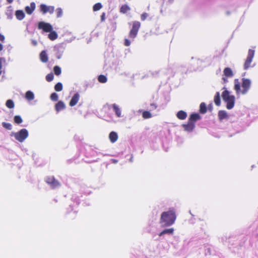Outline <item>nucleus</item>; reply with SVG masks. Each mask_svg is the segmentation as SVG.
<instances>
[{"mask_svg":"<svg viewBox=\"0 0 258 258\" xmlns=\"http://www.w3.org/2000/svg\"><path fill=\"white\" fill-rule=\"evenodd\" d=\"M222 98L223 101L226 103V108L228 109H231L234 107L235 97L233 95H230L228 91L226 90L222 92Z\"/></svg>","mask_w":258,"mask_h":258,"instance_id":"obj_3","label":"nucleus"},{"mask_svg":"<svg viewBox=\"0 0 258 258\" xmlns=\"http://www.w3.org/2000/svg\"><path fill=\"white\" fill-rule=\"evenodd\" d=\"M38 28L42 29L45 32H51L53 29L52 26L49 23L44 22H40L38 25Z\"/></svg>","mask_w":258,"mask_h":258,"instance_id":"obj_8","label":"nucleus"},{"mask_svg":"<svg viewBox=\"0 0 258 258\" xmlns=\"http://www.w3.org/2000/svg\"><path fill=\"white\" fill-rule=\"evenodd\" d=\"M109 138L111 143L115 142L118 139V135L115 132H111L109 135Z\"/></svg>","mask_w":258,"mask_h":258,"instance_id":"obj_17","label":"nucleus"},{"mask_svg":"<svg viewBox=\"0 0 258 258\" xmlns=\"http://www.w3.org/2000/svg\"><path fill=\"white\" fill-rule=\"evenodd\" d=\"M14 0H7V2L8 3H12L13 2Z\"/></svg>","mask_w":258,"mask_h":258,"instance_id":"obj_46","label":"nucleus"},{"mask_svg":"<svg viewBox=\"0 0 258 258\" xmlns=\"http://www.w3.org/2000/svg\"><path fill=\"white\" fill-rule=\"evenodd\" d=\"M201 116L199 113H192L190 114L188 121L191 122H194L195 124V122L201 119Z\"/></svg>","mask_w":258,"mask_h":258,"instance_id":"obj_13","label":"nucleus"},{"mask_svg":"<svg viewBox=\"0 0 258 258\" xmlns=\"http://www.w3.org/2000/svg\"><path fill=\"white\" fill-rule=\"evenodd\" d=\"M28 136V132L25 128L21 129L14 135L15 139L20 142H23Z\"/></svg>","mask_w":258,"mask_h":258,"instance_id":"obj_5","label":"nucleus"},{"mask_svg":"<svg viewBox=\"0 0 258 258\" xmlns=\"http://www.w3.org/2000/svg\"><path fill=\"white\" fill-rule=\"evenodd\" d=\"M176 116L178 119L183 120L186 118L187 113L183 110H180L177 113Z\"/></svg>","mask_w":258,"mask_h":258,"instance_id":"obj_18","label":"nucleus"},{"mask_svg":"<svg viewBox=\"0 0 258 258\" xmlns=\"http://www.w3.org/2000/svg\"><path fill=\"white\" fill-rule=\"evenodd\" d=\"M176 218L175 210L173 208L169 209L161 214L160 223L163 226H170L174 224Z\"/></svg>","mask_w":258,"mask_h":258,"instance_id":"obj_1","label":"nucleus"},{"mask_svg":"<svg viewBox=\"0 0 258 258\" xmlns=\"http://www.w3.org/2000/svg\"><path fill=\"white\" fill-rule=\"evenodd\" d=\"M200 112L202 114H204L207 112V106L204 102H202L200 104Z\"/></svg>","mask_w":258,"mask_h":258,"instance_id":"obj_27","label":"nucleus"},{"mask_svg":"<svg viewBox=\"0 0 258 258\" xmlns=\"http://www.w3.org/2000/svg\"><path fill=\"white\" fill-rule=\"evenodd\" d=\"M112 108L113 109V110L115 111L116 116L118 117H120L121 112L118 106L116 104H113L112 105Z\"/></svg>","mask_w":258,"mask_h":258,"instance_id":"obj_22","label":"nucleus"},{"mask_svg":"<svg viewBox=\"0 0 258 258\" xmlns=\"http://www.w3.org/2000/svg\"><path fill=\"white\" fill-rule=\"evenodd\" d=\"M53 78H54V76H53V75L52 73H50V74H48L46 75V80L47 81V82H51V81L53 80Z\"/></svg>","mask_w":258,"mask_h":258,"instance_id":"obj_37","label":"nucleus"},{"mask_svg":"<svg viewBox=\"0 0 258 258\" xmlns=\"http://www.w3.org/2000/svg\"><path fill=\"white\" fill-rule=\"evenodd\" d=\"M5 36L0 33V41L3 42L5 40Z\"/></svg>","mask_w":258,"mask_h":258,"instance_id":"obj_41","label":"nucleus"},{"mask_svg":"<svg viewBox=\"0 0 258 258\" xmlns=\"http://www.w3.org/2000/svg\"><path fill=\"white\" fill-rule=\"evenodd\" d=\"M254 55V50L249 49L248 51L247 56L243 65L244 70H247L250 67Z\"/></svg>","mask_w":258,"mask_h":258,"instance_id":"obj_6","label":"nucleus"},{"mask_svg":"<svg viewBox=\"0 0 258 258\" xmlns=\"http://www.w3.org/2000/svg\"><path fill=\"white\" fill-rule=\"evenodd\" d=\"M53 71H54V74L56 76L59 75L61 73V68L59 66H56L53 68Z\"/></svg>","mask_w":258,"mask_h":258,"instance_id":"obj_33","label":"nucleus"},{"mask_svg":"<svg viewBox=\"0 0 258 258\" xmlns=\"http://www.w3.org/2000/svg\"><path fill=\"white\" fill-rule=\"evenodd\" d=\"M49 32L50 33L48 34V37L50 40H54L57 38L58 35L56 32L52 30Z\"/></svg>","mask_w":258,"mask_h":258,"instance_id":"obj_25","label":"nucleus"},{"mask_svg":"<svg viewBox=\"0 0 258 258\" xmlns=\"http://www.w3.org/2000/svg\"><path fill=\"white\" fill-rule=\"evenodd\" d=\"M3 49V46L1 43H0V51H2Z\"/></svg>","mask_w":258,"mask_h":258,"instance_id":"obj_45","label":"nucleus"},{"mask_svg":"<svg viewBox=\"0 0 258 258\" xmlns=\"http://www.w3.org/2000/svg\"><path fill=\"white\" fill-rule=\"evenodd\" d=\"M228 78L224 76L223 78H222V80H223L224 81V83H226L228 82V79H227Z\"/></svg>","mask_w":258,"mask_h":258,"instance_id":"obj_44","label":"nucleus"},{"mask_svg":"<svg viewBox=\"0 0 258 258\" xmlns=\"http://www.w3.org/2000/svg\"><path fill=\"white\" fill-rule=\"evenodd\" d=\"M102 8V6L101 3H98L95 4L93 7V10L94 11H97L100 10Z\"/></svg>","mask_w":258,"mask_h":258,"instance_id":"obj_34","label":"nucleus"},{"mask_svg":"<svg viewBox=\"0 0 258 258\" xmlns=\"http://www.w3.org/2000/svg\"><path fill=\"white\" fill-rule=\"evenodd\" d=\"M25 98L29 101L32 100L34 98V95L32 92L28 91L26 93Z\"/></svg>","mask_w":258,"mask_h":258,"instance_id":"obj_26","label":"nucleus"},{"mask_svg":"<svg viewBox=\"0 0 258 258\" xmlns=\"http://www.w3.org/2000/svg\"><path fill=\"white\" fill-rule=\"evenodd\" d=\"M6 105L8 108L10 109L13 108L15 106L13 101L11 99H9L7 101Z\"/></svg>","mask_w":258,"mask_h":258,"instance_id":"obj_28","label":"nucleus"},{"mask_svg":"<svg viewBox=\"0 0 258 258\" xmlns=\"http://www.w3.org/2000/svg\"><path fill=\"white\" fill-rule=\"evenodd\" d=\"M174 231L173 228H169V229H166L161 231L159 234V236H161L164 234H173Z\"/></svg>","mask_w":258,"mask_h":258,"instance_id":"obj_24","label":"nucleus"},{"mask_svg":"<svg viewBox=\"0 0 258 258\" xmlns=\"http://www.w3.org/2000/svg\"><path fill=\"white\" fill-rule=\"evenodd\" d=\"M105 13H103L101 16V21H104L105 20Z\"/></svg>","mask_w":258,"mask_h":258,"instance_id":"obj_42","label":"nucleus"},{"mask_svg":"<svg viewBox=\"0 0 258 258\" xmlns=\"http://www.w3.org/2000/svg\"><path fill=\"white\" fill-rule=\"evenodd\" d=\"M141 25V23L139 21H135L133 22L132 28L128 33L130 38L134 39L137 37Z\"/></svg>","mask_w":258,"mask_h":258,"instance_id":"obj_4","label":"nucleus"},{"mask_svg":"<svg viewBox=\"0 0 258 258\" xmlns=\"http://www.w3.org/2000/svg\"><path fill=\"white\" fill-rule=\"evenodd\" d=\"M185 131L187 132H191L195 127V124L194 122L188 121L187 124L182 125Z\"/></svg>","mask_w":258,"mask_h":258,"instance_id":"obj_11","label":"nucleus"},{"mask_svg":"<svg viewBox=\"0 0 258 258\" xmlns=\"http://www.w3.org/2000/svg\"><path fill=\"white\" fill-rule=\"evenodd\" d=\"M214 103L215 104L219 106L221 105V99H220V95L219 92H216L215 96H214Z\"/></svg>","mask_w":258,"mask_h":258,"instance_id":"obj_21","label":"nucleus"},{"mask_svg":"<svg viewBox=\"0 0 258 258\" xmlns=\"http://www.w3.org/2000/svg\"><path fill=\"white\" fill-rule=\"evenodd\" d=\"M148 17V14L147 13H143L141 16V19L142 21H145Z\"/></svg>","mask_w":258,"mask_h":258,"instance_id":"obj_39","label":"nucleus"},{"mask_svg":"<svg viewBox=\"0 0 258 258\" xmlns=\"http://www.w3.org/2000/svg\"><path fill=\"white\" fill-rule=\"evenodd\" d=\"M2 125L4 128L8 130H11L12 128V125L10 123L3 122H2Z\"/></svg>","mask_w":258,"mask_h":258,"instance_id":"obj_35","label":"nucleus"},{"mask_svg":"<svg viewBox=\"0 0 258 258\" xmlns=\"http://www.w3.org/2000/svg\"><path fill=\"white\" fill-rule=\"evenodd\" d=\"M80 96L78 93H75L72 97L69 103V105L71 107L76 105L80 99Z\"/></svg>","mask_w":258,"mask_h":258,"instance_id":"obj_10","label":"nucleus"},{"mask_svg":"<svg viewBox=\"0 0 258 258\" xmlns=\"http://www.w3.org/2000/svg\"><path fill=\"white\" fill-rule=\"evenodd\" d=\"M58 98V95L56 93H53L50 95V99L53 101H57Z\"/></svg>","mask_w":258,"mask_h":258,"instance_id":"obj_36","label":"nucleus"},{"mask_svg":"<svg viewBox=\"0 0 258 258\" xmlns=\"http://www.w3.org/2000/svg\"><path fill=\"white\" fill-rule=\"evenodd\" d=\"M223 75L227 78H231L233 76V73L231 68L227 67L224 69Z\"/></svg>","mask_w":258,"mask_h":258,"instance_id":"obj_15","label":"nucleus"},{"mask_svg":"<svg viewBox=\"0 0 258 258\" xmlns=\"http://www.w3.org/2000/svg\"><path fill=\"white\" fill-rule=\"evenodd\" d=\"M131 10L130 7L126 4H124L121 6L120 8L119 12L122 14H125Z\"/></svg>","mask_w":258,"mask_h":258,"instance_id":"obj_23","label":"nucleus"},{"mask_svg":"<svg viewBox=\"0 0 258 258\" xmlns=\"http://www.w3.org/2000/svg\"><path fill=\"white\" fill-rule=\"evenodd\" d=\"M142 117L144 119L150 118L152 117L151 113L148 111H144L142 113Z\"/></svg>","mask_w":258,"mask_h":258,"instance_id":"obj_32","label":"nucleus"},{"mask_svg":"<svg viewBox=\"0 0 258 258\" xmlns=\"http://www.w3.org/2000/svg\"><path fill=\"white\" fill-rule=\"evenodd\" d=\"M15 15L17 19L19 20H22L25 17V14L22 10L16 11Z\"/></svg>","mask_w":258,"mask_h":258,"instance_id":"obj_20","label":"nucleus"},{"mask_svg":"<svg viewBox=\"0 0 258 258\" xmlns=\"http://www.w3.org/2000/svg\"><path fill=\"white\" fill-rule=\"evenodd\" d=\"M40 59L43 62H46L48 61V56L46 52L43 50L40 54Z\"/></svg>","mask_w":258,"mask_h":258,"instance_id":"obj_19","label":"nucleus"},{"mask_svg":"<svg viewBox=\"0 0 258 258\" xmlns=\"http://www.w3.org/2000/svg\"><path fill=\"white\" fill-rule=\"evenodd\" d=\"M35 7H36V6H35V3L34 2L31 3L30 6H26L25 7V10L26 13L28 15L32 14V13L33 12V11H34V10L35 9Z\"/></svg>","mask_w":258,"mask_h":258,"instance_id":"obj_12","label":"nucleus"},{"mask_svg":"<svg viewBox=\"0 0 258 258\" xmlns=\"http://www.w3.org/2000/svg\"><path fill=\"white\" fill-rule=\"evenodd\" d=\"M98 80L100 83H105L107 82V78L104 75H101L98 76Z\"/></svg>","mask_w":258,"mask_h":258,"instance_id":"obj_30","label":"nucleus"},{"mask_svg":"<svg viewBox=\"0 0 258 258\" xmlns=\"http://www.w3.org/2000/svg\"><path fill=\"white\" fill-rule=\"evenodd\" d=\"M150 106L152 107L153 109H155L157 107V106L155 104H154V103L151 104Z\"/></svg>","mask_w":258,"mask_h":258,"instance_id":"obj_43","label":"nucleus"},{"mask_svg":"<svg viewBox=\"0 0 258 258\" xmlns=\"http://www.w3.org/2000/svg\"><path fill=\"white\" fill-rule=\"evenodd\" d=\"M56 13L58 18L61 17L62 15V10L61 8H57L56 10Z\"/></svg>","mask_w":258,"mask_h":258,"instance_id":"obj_38","label":"nucleus"},{"mask_svg":"<svg viewBox=\"0 0 258 258\" xmlns=\"http://www.w3.org/2000/svg\"><path fill=\"white\" fill-rule=\"evenodd\" d=\"M66 108V105L62 101H59L55 105V109L59 112Z\"/></svg>","mask_w":258,"mask_h":258,"instance_id":"obj_14","label":"nucleus"},{"mask_svg":"<svg viewBox=\"0 0 258 258\" xmlns=\"http://www.w3.org/2000/svg\"><path fill=\"white\" fill-rule=\"evenodd\" d=\"M218 115L220 121H222L224 119H226L228 117L227 112L224 110H220L218 112Z\"/></svg>","mask_w":258,"mask_h":258,"instance_id":"obj_16","label":"nucleus"},{"mask_svg":"<svg viewBox=\"0 0 258 258\" xmlns=\"http://www.w3.org/2000/svg\"><path fill=\"white\" fill-rule=\"evenodd\" d=\"M14 121L17 124H20L22 122L23 120L20 115H15L14 117Z\"/></svg>","mask_w":258,"mask_h":258,"instance_id":"obj_31","label":"nucleus"},{"mask_svg":"<svg viewBox=\"0 0 258 258\" xmlns=\"http://www.w3.org/2000/svg\"><path fill=\"white\" fill-rule=\"evenodd\" d=\"M45 181L53 189H55L60 185V182L53 176L46 177Z\"/></svg>","mask_w":258,"mask_h":258,"instance_id":"obj_7","label":"nucleus"},{"mask_svg":"<svg viewBox=\"0 0 258 258\" xmlns=\"http://www.w3.org/2000/svg\"><path fill=\"white\" fill-rule=\"evenodd\" d=\"M112 160L113 161V163H116L117 162V161L114 160V159H113Z\"/></svg>","mask_w":258,"mask_h":258,"instance_id":"obj_47","label":"nucleus"},{"mask_svg":"<svg viewBox=\"0 0 258 258\" xmlns=\"http://www.w3.org/2000/svg\"><path fill=\"white\" fill-rule=\"evenodd\" d=\"M63 88L62 84L58 82L54 86V90L57 92H59L62 91Z\"/></svg>","mask_w":258,"mask_h":258,"instance_id":"obj_29","label":"nucleus"},{"mask_svg":"<svg viewBox=\"0 0 258 258\" xmlns=\"http://www.w3.org/2000/svg\"><path fill=\"white\" fill-rule=\"evenodd\" d=\"M251 85L250 81L248 79L243 78L241 84V88L240 87V83L238 79L234 80V89L237 94H246L250 88Z\"/></svg>","mask_w":258,"mask_h":258,"instance_id":"obj_2","label":"nucleus"},{"mask_svg":"<svg viewBox=\"0 0 258 258\" xmlns=\"http://www.w3.org/2000/svg\"><path fill=\"white\" fill-rule=\"evenodd\" d=\"M124 45L125 46H129L131 45L130 41L128 39L125 38L124 39Z\"/></svg>","mask_w":258,"mask_h":258,"instance_id":"obj_40","label":"nucleus"},{"mask_svg":"<svg viewBox=\"0 0 258 258\" xmlns=\"http://www.w3.org/2000/svg\"><path fill=\"white\" fill-rule=\"evenodd\" d=\"M40 10L44 14L46 13H49L50 14H52L54 11V7L53 6H47L45 4H41L40 5Z\"/></svg>","mask_w":258,"mask_h":258,"instance_id":"obj_9","label":"nucleus"}]
</instances>
